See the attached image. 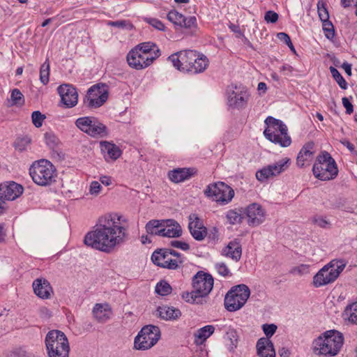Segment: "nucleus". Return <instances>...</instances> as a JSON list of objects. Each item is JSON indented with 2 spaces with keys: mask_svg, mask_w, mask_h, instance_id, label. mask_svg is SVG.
<instances>
[{
  "mask_svg": "<svg viewBox=\"0 0 357 357\" xmlns=\"http://www.w3.org/2000/svg\"><path fill=\"white\" fill-rule=\"evenodd\" d=\"M107 24L121 29L131 30L133 27L132 24L128 20H117L109 21Z\"/></svg>",
  "mask_w": 357,
  "mask_h": 357,
  "instance_id": "41",
  "label": "nucleus"
},
{
  "mask_svg": "<svg viewBox=\"0 0 357 357\" xmlns=\"http://www.w3.org/2000/svg\"><path fill=\"white\" fill-rule=\"evenodd\" d=\"M315 153V144L313 142L306 143L300 151L297 158L296 163L298 166L303 167L305 162L310 161L313 158Z\"/></svg>",
  "mask_w": 357,
  "mask_h": 357,
  "instance_id": "27",
  "label": "nucleus"
},
{
  "mask_svg": "<svg viewBox=\"0 0 357 357\" xmlns=\"http://www.w3.org/2000/svg\"><path fill=\"white\" fill-rule=\"evenodd\" d=\"M162 237L178 238L182 234L181 225L173 219L164 220Z\"/></svg>",
  "mask_w": 357,
  "mask_h": 357,
  "instance_id": "26",
  "label": "nucleus"
},
{
  "mask_svg": "<svg viewBox=\"0 0 357 357\" xmlns=\"http://www.w3.org/2000/svg\"><path fill=\"white\" fill-rule=\"evenodd\" d=\"M188 229L192 237L197 241H201L207 236V229L196 214L190 215Z\"/></svg>",
  "mask_w": 357,
  "mask_h": 357,
  "instance_id": "22",
  "label": "nucleus"
},
{
  "mask_svg": "<svg viewBox=\"0 0 357 357\" xmlns=\"http://www.w3.org/2000/svg\"><path fill=\"white\" fill-rule=\"evenodd\" d=\"M242 248L241 244L236 241H233L228 243V245L222 250V255L232 259L235 261H238L241 257Z\"/></svg>",
  "mask_w": 357,
  "mask_h": 357,
  "instance_id": "30",
  "label": "nucleus"
},
{
  "mask_svg": "<svg viewBox=\"0 0 357 357\" xmlns=\"http://www.w3.org/2000/svg\"><path fill=\"white\" fill-rule=\"evenodd\" d=\"M75 125L80 130L92 137H105L108 135L107 127L93 116L78 118Z\"/></svg>",
  "mask_w": 357,
  "mask_h": 357,
  "instance_id": "11",
  "label": "nucleus"
},
{
  "mask_svg": "<svg viewBox=\"0 0 357 357\" xmlns=\"http://www.w3.org/2000/svg\"><path fill=\"white\" fill-rule=\"evenodd\" d=\"M164 220H151L146 225V231L148 234L151 236H162V231L163 229Z\"/></svg>",
  "mask_w": 357,
  "mask_h": 357,
  "instance_id": "33",
  "label": "nucleus"
},
{
  "mask_svg": "<svg viewBox=\"0 0 357 357\" xmlns=\"http://www.w3.org/2000/svg\"><path fill=\"white\" fill-rule=\"evenodd\" d=\"M45 342L48 357H69L68 340L62 331L58 330L49 331Z\"/></svg>",
  "mask_w": 357,
  "mask_h": 357,
  "instance_id": "5",
  "label": "nucleus"
},
{
  "mask_svg": "<svg viewBox=\"0 0 357 357\" xmlns=\"http://www.w3.org/2000/svg\"><path fill=\"white\" fill-rule=\"evenodd\" d=\"M343 342L341 333L335 330L327 331L313 340L312 350L317 356H335L340 352Z\"/></svg>",
  "mask_w": 357,
  "mask_h": 357,
  "instance_id": "3",
  "label": "nucleus"
},
{
  "mask_svg": "<svg viewBox=\"0 0 357 357\" xmlns=\"http://www.w3.org/2000/svg\"><path fill=\"white\" fill-rule=\"evenodd\" d=\"M30 142V139L28 137H24L21 139H18L15 143V146L16 149H18L20 151L24 149V146Z\"/></svg>",
  "mask_w": 357,
  "mask_h": 357,
  "instance_id": "53",
  "label": "nucleus"
},
{
  "mask_svg": "<svg viewBox=\"0 0 357 357\" xmlns=\"http://www.w3.org/2000/svg\"><path fill=\"white\" fill-rule=\"evenodd\" d=\"M160 337V331L158 326L147 325L144 326L135 339V347L146 350L154 346Z\"/></svg>",
  "mask_w": 357,
  "mask_h": 357,
  "instance_id": "12",
  "label": "nucleus"
},
{
  "mask_svg": "<svg viewBox=\"0 0 357 357\" xmlns=\"http://www.w3.org/2000/svg\"><path fill=\"white\" fill-rule=\"evenodd\" d=\"M267 128L264 135L269 141L282 147H287L291 143V137L287 134V126L280 120L268 116L265 120Z\"/></svg>",
  "mask_w": 357,
  "mask_h": 357,
  "instance_id": "7",
  "label": "nucleus"
},
{
  "mask_svg": "<svg viewBox=\"0 0 357 357\" xmlns=\"http://www.w3.org/2000/svg\"><path fill=\"white\" fill-rule=\"evenodd\" d=\"M62 103L67 108H72L77 104L78 94L77 90L70 84H61L57 88Z\"/></svg>",
  "mask_w": 357,
  "mask_h": 357,
  "instance_id": "20",
  "label": "nucleus"
},
{
  "mask_svg": "<svg viewBox=\"0 0 357 357\" xmlns=\"http://www.w3.org/2000/svg\"><path fill=\"white\" fill-rule=\"evenodd\" d=\"M343 317L352 324L357 323V302L347 306L343 312Z\"/></svg>",
  "mask_w": 357,
  "mask_h": 357,
  "instance_id": "34",
  "label": "nucleus"
},
{
  "mask_svg": "<svg viewBox=\"0 0 357 357\" xmlns=\"http://www.w3.org/2000/svg\"><path fill=\"white\" fill-rule=\"evenodd\" d=\"M214 331L215 328L211 325L199 328L195 334V343L197 345L202 344L214 333Z\"/></svg>",
  "mask_w": 357,
  "mask_h": 357,
  "instance_id": "32",
  "label": "nucleus"
},
{
  "mask_svg": "<svg viewBox=\"0 0 357 357\" xmlns=\"http://www.w3.org/2000/svg\"><path fill=\"white\" fill-rule=\"evenodd\" d=\"M100 181L105 185H109L111 184V178L110 177L103 176L100 178Z\"/></svg>",
  "mask_w": 357,
  "mask_h": 357,
  "instance_id": "60",
  "label": "nucleus"
},
{
  "mask_svg": "<svg viewBox=\"0 0 357 357\" xmlns=\"http://www.w3.org/2000/svg\"><path fill=\"white\" fill-rule=\"evenodd\" d=\"M148 22L158 30L163 31L165 29V25L158 19L151 18Z\"/></svg>",
  "mask_w": 357,
  "mask_h": 357,
  "instance_id": "52",
  "label": "nucleus"
},
{
  "mask_svg": "<svg viewBox=\"0 0 357 357\" xmlns=\"http://www.w3.org/2000/svg\"><path fill=\"white\" fill-rule=\"evenodd\" d=\"M169 250L171 252L172 257L173 258V260L176 261H180L179 262V266L184 262V257L178 252L169 249Z\"/></svg>",
  "mask_w": 357,
  "mask_h": 357,
  "instance_id": "55",
  "label": "nucleus"
},
{
  "mask_svg": "<svg viewBox=\"0 0 357 357\" xmlns=\"http://www.w3.org/2000/svg\"><path fill=\"white\" fill-rule=\"evenodd\" d=\"M6 234L4 233V226L0 225V242H3L5 239Z\"/></svg>",
  "mask_w": 357,
  "mask_h": 357,
  "instance_id": "64",
  "label": "nucleus"
},
{
  "mask_svg": "<svg viewBox=\"0 0 357 357\" xmlns=\"http://www.w3.org/2000/svg\"><path fill=\"white\" fill-rule=\"evenodd\" d=\"M172 291V287L165 281H162L157 284L155 287V292L161 296H167Z\"/></svg>",
  "mask_w": 357,
  "mask_h": 357,
  "instance_id": "40",
  "label": "nucleus"
},
{
  "mask_svg": "<svg viewBox=\"0 0 357 357\" xmlns=\"http://www.w3.org/2000/svg\"><path fill=\"white\" fill-rule=\"evenodd\" d=\"M127 238L126 219L118 213H109L99 218L97 228L86 234L84 242L87 246L109 253Z\"/></svg>",
  "mask_w": 357,
  "mask_h": 357,
  "instance_id": "1",
  "label": "nucleus"
},
{
  "mask_svg": "<svg viewBox=\"0 0 357 357\" xmlns=\"http://www.w3.org/2000/svg\"><path fill=\"white\" fill-rule=\"evenodd\" d=\"M227 335H229L230 340H231L232 344H234V342H236L237 339L236 338V332L234 331H231L229 333H227Z\"/></svg>",
  "mask_w": 357,
  "mask_h": 357,
  "instance_id": "62",
  "label": "nucleus"
},
{
  "mask_svg": "<svg viewBox=\"0 0 357 357\" xmlns=\"http://www.w3.org/2000/svg\"><path fill=\"white\" fill-rule=\"evenodd\" d=\"M330 72L333 76V77L335 79L338 85L342 89H346L347 87V83L343 77L341 75L340 72L334 67H330Z\"/></svg>",
  "mask_w": 357,
  "mask_h": 357,
  "instance_id": "39",
  "label": "nucleus"
},
{
  "mask_svg": "<svg viewBox=\"0 0 357 357\" xmlns=\"http://www.w3.org/2000/svg\"><path fill=\"white\" fill-rule=\"evenodd\" d=\"M279 18V15L277 13L268 10L265 13L264 20L267 22L275 23Z\"/></svg>",
  "mask_w": 357,
  "mask_h": 357,
  "instance_id": "50",
  "label": "nucleus"
},
{
  "mask_svg": "<svg viewBox=\"0 0 357 357\" xmlns=\"http://www.w3.org/2000/svg\"><path fill=\"white\" fill-rule=\"evenodd\" d=\"M204 195L216 202L226 204L234 197V191L225 183L218 182L208 185L204 190Z\"/></svg>",
  "mask_w": 357,
  "mask_h": 357,
  "instance_id": "13",
  "label": "nucleus"
},
{
  "mask_svg": "<svg viewBox=\"0 0 357 357\" xmlns=\"http://www.w3.org/2000/svg\"><path fill=\"white\" fill-rule=\"evenodd\" d=\"M342 144L346 146L350 151H354V146L353 144H351L350 142L347 141V140H344V141H342Z\"/></svg>",
  "mask_w": 357,
  "mask_h": 357,
  "instance_id": "61",
  "label": "nucleus"
},
{
  "mask_svg": "<svg viewBox=\"0 0 357 357\" xmlns=\"http://www.w3.org/2000/svg\"><path fill=\"white\" fill-rule=\"evenodd\" d=\"M102 189V186L98 181H92L90 185L89 192L92 195L97 196Z\"/></svg>",
  "mask_w": 357,
  "mask_h": 357,
  "instance_id": "51",
  "label": "nucleus"
},
{
  "mask_svg": "<svg viewBox=\"0 0 357 357\" xmlns=\"http://www.w3.org/2000/svg\"><path fill=\"white\" fill-rule=\"evenodd\" d=\"M277 37L281 41H283L286 45L290 43L291 39L288 34L284 32H280L277 34Z\"/></svg>",
  "mask_w": 357,
  "mask_h": 357,
  "instance_id": "57",
  "label": "nucleus"
},
{
  "mask_svg": "<svg viewBox=\"0 0 357 357\" xmlns=\"http://www.w3.org/2000/svg\"><path fill=\"white\" fill-rule=\"evenodd\" d=\"M318 15L321 22L329 20L328 12L323 2L319 1L317 3Z\"/></svg>",
  "mask_w": 357,
  "mask_h": 357,
  "instance_id": "44",
  "label": "nucleus"
},
{
  "mask_svg": "<svg viewBox=\"0 0 357 357\" xmlns=\"http://www.w3.org/2000/svg\"><path fill=\"white\" fill-rule=\"evenodd\" d=\"M342 68L344 70L345 73L349 75H351V65L344 62L342 65Z\"/></svg>",
  "mask_w": 357,
  "mask_h": 357,
  "instance_id": "59",
  "label": "nucleus"
},
{
  "mask_svg": "<svg viewBox=\"0 0 357 357\" xmlns=\"http://www.w3.org/2000/svg\"><path fill=\"white\" fill-rule=\"evenodd\" d=\"M168 60L182 73H202L208 66V58L195 50H185L171 54Z\"/></svg>",
  "mask_w": 357,
  "mask_h": 357,
  "instance_id": "2",
  "label": "nucleus"
},
{
  "mask_svg": "<svg viewBox=\"0 0 357 357\" xmlns=\"http://www.w3.org/2000/svg\"><path fill=\"white\" fill-rule=\"evenodd\" d=\"M347 262L344 259H333L321 268L313 278V284L320 287L333 282L344 270Z\"/></svg>",
  "mask_w": 357,
  "mask_h": 357,
  "instance_id": "9",
  "label": "nucleus"
},
{
  "mask_svg": "<svg viewBox=\"0 0 357 357\" xmlns=\"http://www.w3.org/2000/svg\"><path fill=\"white\" fill-rule=\"evenodd\" d=\"M195 173L192 168H176L169 172L168 177L172 182L178 183L189 179Z\"/></svg>",
  "mask_w": 357,
  "mask_h": 357,
  "instance_id": "28",
  "label": "nucleus"
},
{
  "mask_svg": "<svg viewBox=\"0 0 357 357\" xmlns=\"http://www.w3.org/2000/svg\"><path fill=\"white\" fill-rule=\"evenodd\" d=\"M184 15L178 11L173 10L168 13L167 19L175 25L181 26Z\"/></svg>",
  "mask_w": 357,
  "mask_h": 357,
  "instance_id": "38",
  "label": "nucleus"
},
{
  "mask_svg": "<svg viewBox=\"0 0 357 357\" xmlns=\"http://www.w3.org/2000/svg\"><path fill=\"white\" fill-rule=\"evenodd\" d=\"M170 245L174 248L181 249L183 251H188L190 250L189 244L183 241L177 240L172 241Z\"/></svg>",
  "mask_w": 357,
  "mask_h": 357,
  "instance_id": "49",
  "label": "nucleus"
},
{
  "mask_svg": "<svg viewBox=\"0 0 357 357\" xmlns=\"http://www.w3.org/2000/svg\"><path fill=\"white\" fill-rule=\"evenodd\" d=\"M94 319L99 323H105L112 314V310L108 303H96L92 310Z\"/></svg>",
  "mask_w": 357,
  "mask_h": 357,
  "instance_id": "25",
  "label": "nucleus"
},
{
  "mask_svg": "<svg viewBox=\"0 0 357 357\" xmlns=\"http://www.w3.org/2000/svg\"><path fill=\"white\" fill-rule=\"evenodd\" d=\"M107 98V86L104 84H98L89 89L85 102L89 107L97 108L102 105Z\"/></svg>",
  "mask_w": 357,
  "mask_h": 357,
  "instance_id": "17",
  "label": "nucleus"
},
{
  "mask_svg": "<svg viewBox=\"0 0 357 357\" xmlns=\"http://www.w3.org/2000/svg\"><path fill=\"white\" fill-rule=\"evenodd\" d=\"M135 48L137 50H140V51H142V52L144 53L145 54H149L152 56L155 54L157 50H159L155 43L151 42L140 43Z\"/></svg>",
  "mask_w": 357,
  "mask_h": 357,
  "instance_id": "35",
  "label": "nucleus"
},
{
  "mask_svg": "<svg viewBox=\"0 0 357 357\" xmlns=\"http://www.w3.org/2000/svg\"><path fill=\"white\" fill-rule=\"evenodd\" d=\"M342 100L343 106L346 109V113L348 114H351L354 111L353 105L349 100V99L346 97H344Z\"/></svg>",
  "mask_w": 357,
  "mask_h": 357,
  "instance_id": "54",
  "label": "nucleus"
},
{
  "mask_svg": "<svg viewBox=\"0 0 357 357\" xmlns=\"http://www.w3.org/2000/svg\"><path fill=\"white\" fill-rule=\"evenodd\" d=\"M288 163L289 159L284 158L274 164L269 165L258 170L256 172V178L259 181H264L271 177L278 176L288 167Z\"/></svg>",
  "mask_w": 357,
  "mask_h": 357,
  "instance_id": "19",
  "label": "nucleus"
},
{
  "mask_svg": "<svg viewBox=\"0 0 357 357\" xmlns=\"http://www.w3.org/2000/svg\"><path fill=\"white\" fill-rule=\"evenodd\" d=\"M160 50H157L154 55L145 54L140 50L132 49L127 55L128 65L136 70L144 69L151 66L159 56Z\"/></svg>",
  "mask_w": 357,
  "mask_h": 357,
  "instance_id": "16",
  "label": "nucleus"
},
{
  "mask_svg": "<svg viewBox=\"0 0 357 357\" xmlns=\"http://www.w3.org/2000/svg\"><path fill=\"white\" fill-rule=\"evenodd\" d=\"M50 77V63L47 60L43 63L40 69V80L43 84L49 82Z\"/></svg>",
  "mask_w": 357,
  "mask_h": 357,
  "instance_id": "37",
  "label": "nucleus"
},
{
  "mask_svg": "<svg viewBox=\"0 0 357 357\" xmlns=\"http://www.w3.org/2000/svg\"><path fill=\"white\" fill-rule=\"evenodd\" d=\"M45 140L46 144L51 149H55L59 144V139L52 132H46L45 134Z\"/></svg>",
  "mask_w": 357,
  "mask_h": 357,
  "instance_id": "42",
  "label": "nucleus"
},
{
  "mask_svg": "<svg viewBox=\"0 0 357 357\" xmlns=\"http://www.w3.org/2000/svg\"><path fill=\"white\" fill-rule=\"evenodd\" d=\"M23 187L15 182L0 184V198L6 200H14L23 192Z\"/></svg>",
  "mask_w": 357,
  "mask_h": 357,
  "instance_id": "23",
  "label": "nucleus"
},
{
  "mask_svg": "<svg viewBox=\"0 0 357 357\" xmlns=\"http://www.w3.org/2000/svg\"><path fill=\"white\" fill-rule=\"evenodd\" d=\"M151 260L158 266L176 270L179 268L180 261L173 260L169 249H159L153 252Z\"/></svg>",
  "mask_w": 357,
  "mask_h": 357,
  "instance_id": "18",
  "label": "nucleus"
},
{
  "mask_svg": "<svg viewBox=\"0 0 357 357\" xmlns=\"http://www.w3.org/2000/svg\"><path fill=\"white\" fill-rule=\"evenodd\" d=\"M101 151L107 161L115 160L121 154L120 149L114 144L104 141L100 142Z\"/></svg>",
  "mask_w": 357,
  "mask_h": 357,
  "instance_id": "29",
  "label": "nucleus"
},
{
  "mask_svg": "<svg viewBox=\"0 0 357 357\" xmlns=\"http://www.w3.org/2000/svg\"><path fill=\"white\" fill-rule=\"evenodd\" d=\"M323 30L327 38H332L335 36V31L333 24L331 21L322 22Z\"/></svg>",
  "mask_w": 357,
  "mask_h": 357,
  "instance_id": "43",
  "label": "nucleus"
},
{
  "mask_svg": "<svg viewBox=\"0 0 357 357\" xmlns=\"http://www.w3.org/2000/svg\"><path fill=\"white\" fill-rule=\"evenodd\" d=\"M342 5L346 8L351 6H357V0H341Z\"/></svg>",
  "mask_w": 357,
  "mask_h": 357,
  "instance_id": "58",
  "label": "nucleus"
},
{
  "mask_svg": "<svg viewBox=\"0 0 357 357\" xmlns=\"http://www.w3.org/2000/svg\"><path fill=\"white\" fill-rule=\"evenodd\" d=\"M278 327L274 324H265L262 329L267 338L261 337L257 342V354L261 357H275V351L273 342L268 340L276 332Z\"/></svg>",
  "mask_w": 357,
  "mask_h": 357,
  "instance_id": "15",
  "label": "nucleus"
},
{
  "mask_svg": "<svg viewBox=\"0 0 357 357\" xmlns=\"http://www.w3.org/2000/svg\"><path fill=\"white\" fill-rule=\"evenodd\" d=\"M159 317L165 320H174L181 317V312L173 307L162 306L158 308Z\"/></svg>",
  "mask_w": 357,
  "mask_h": 357,
  "instance_id": "31",
  "label": "nucleus"
},
{
  "mask_svg": "<svg viewBox=\"0 0 357 357\" xmlns=\"http://www.w3.org/2000/svg\"><path fill=\"white\" fill-rule=\"evenodd\" d=\"M248 224L251 227H257L265 220L266 212L261 205L257 203L250 204L245 209Z\"/></svg>",
  "mask_w": 357,
  "mask_h": 357,
  "instance_id": "21",
  "label": "nucleus"
},
{
  "mask_svg": "<svg viewBox=\"0 0 357 357\" xmlns=\"http://www.w3.org/2000/svg\"><path fill=\"white\" fill-rule=\"evenodd\" d=\"M279 354L281 357H289V352L285 348H282L279 350Z\"/></svg>",
  "mask_w": 357,
  "mask_h": 357,
  "instance_id": "63",
  "label": "nucleus"
},
{
  "mask_svg": "<svg viewBox=\"0 0 357 357\" xmlns=\"http://www.w3.org/2000/svg\"><path fill=\"white\" fill-rule=\"evenodd\" d=\"M314 176L321 181L335 178L338 173L335 160L327 151H322L317 157L312 167Z\"/></svg>",
  "mask_w": 357,
  "mask_h": 357,
  "instance_id": "8",
  "label": "nucleus"
},
{
  "mask_svg": "<svg viewBox=\"0 0 357 357\" xmlns=\"http://www.w3.org/2000/svg\"><path fill=\"white\" fill-rule=\"evenodd\" d=\"M32 122L36 128H40L43 125V122L45 116L39 111H35L31 114Z\"/></svg>",
  "mask_w": 357,
  "mask_h": 357,
  "instance_id": "47",
  "label": "nucleus"
},
{
  "mask_svg": "<svg viewBox=\"0 0 357 357\" xmlns=\"http://www.w3.org/2000/svg\"><path fill=\"white\" fill-rule=\"evenodd\" d=\"M227 219L231 225L240 223L243 218L242 212L237 210H229L226 215Z\"/></svg>",
  "mask_w": 357,
  "mask_h": 357,
  "instance_id": "36",
  "label": "nucleus"
},
{
  "mask_svg": "<svg viewBox=\"0 0 357 357\" xmlns=\"http://www.w3.org/2000/svg\"><path fill=\"white\" fill-rule=\"evenodd\" d=\"M192 290L183 294V298L192 304H202L204 298L207 296L213 287V278L208 274L199 271L192 278Z\"/></svg>",
  "mask_w": 357,
  "mask_h": 357,
  "instance_id": "4",
  "label": "nucleus"
},
{
  "mask_svg": "<svg viewBox=\"0 0 357 357\" xmlns=\"http://www.w3.org/2000/svg\"><path fill=\"white\" fill-rule=\"evenodd\" d=\"M197 19L195 16H190L189 17H185L184 16L182 24L181 27L185 28H192L196 26Z\"/></svg>",
  "mask_w": 357,
  "mask_h": 357,
  "instance_id": "48",
  "label": "nucleus"
},
{
  "mask_svg": "<svg viewBox=\"0 0 357 357\" xmlns=\"http://www.w3.org/2000/svg\"><path fill=\"white\" fill-rule=\"evenodd\" d=\"M11 99L15 105H22L24 103V98L21 91L15 89L11 92Z\"/></svg>",
  "mask_w": 357,
  "mask_h": 357,
  "instance_id": "46",
  "label": "nucleus"
},
{
  "mask_svg": "<svg viewBox=\"0 0 357 357\" xmlns=\"http://www.w3.org/2000/svg\"><path fill=\"white\" fill-rule=\"evenodd\" d=\"M34 294L42 299H49L53 293L50 282L43 278H36L32 283Z\"/></svg>",
  "mask_w": 357,
  "mask_h": 357,
  "instance_id": "24",
  "label": "nucleus"
},
{
  "mask_svg": "<svg viewBox=\"0 0 357 357\" xmlns=\"http://www.w3.org/2000/svg\"><path fill=\"white\" fill-rule=\"evenodd\" d=\"M250 295L249 287L241 284L234 286L227 293L225 297V307L229 312H235L240 310L245 303Z\"/></svg>",
  "mask_w": 357,
  "mask_h": 357,
  "instance_id": "10",
  "label": "nucleus"
},
{
  "mask_svg": "<svg viewBox=\"0 0 357 357\" xmlns=\"http://www.w3.org/2000/svg\"><path fill=\"white\" fill-rule=\"evenodd\" d=\"M250 93L243 86L231 85L227 89V103L229 107L238 110L247 106Z\"/></svg>",
  "mask_w": 357,
  "mask_h": 357,
  "instance_id": "14",
  "label": "nucleus"
},
{
  "mask_svg": "<svg viewBox=\"0 0 357 357\" xmlns=\"http://www.w3.org/2000/svg\"><path fill=\"white\" fill-rule=\"evenodd\" d=\"M215 268L217 271V272L223 277H228L231 276V273L224 262H218L215 264Z\"/></svg>",
  "mask_w": 357,
  "mask_h": 357,
  "instance_id": "45",
  "label": "nucleus"
},
{
  "mask_svg": "<svg viewBox=\"0 0 357 357\" xmlns=\"http://www.w3.org/2000/svg\"><path fill=\"white\" fill-rule=\"evenodd\" d=\"M312 221L314 224L323 228L326 227L328 224V222L322 217H315L313 218Z\"/></svg>",
  "mask_w": 357,
  "mask_h": 357,
  "instance_id": "56",
  "label": "nucleus"
},
{
  "mask_svg": "<svg viewBox=\"0 0 357 357\" xmlns=\"http://www.w3.org/2000/svg\"><path fill=\"white\" fill-rule=\"evenodd\" d=\"M29 174L36 184L47 186L56 181V171L50 161L43 159L31 165Z\"/></svg>",
  "mask_w": 357,
  "mask_h": 357,
  "instance_id": "6",
  "label": "nucleus"
}]
</instances>
